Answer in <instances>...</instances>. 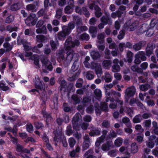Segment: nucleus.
Returning <instances> with one entry per match:
<instances>
[{
    "instance_id": "5",
    "label": "nucleus",
    "mask_w": 158,
    "mask_h": 158,
    "mask_svg": "<svg viewBox=\"0 0 158 158\" xmlns=\"http://www.w3.org/2000/svg\"><path fill=\"white\" fill-rule=\"evenodd\" d=\"M37 19L35 14L31 13L25 19V22L26 25L29 26H34L37 22Z\"/></svg>"
},
{
    "instance_id": "49",
    "label": "nucleus",
    "mask_w": 158,
    "mask_h": 158,
    "mask_svg": "<svg viewBox=\"0 0 158 158\" xmlns=\"http://www.w3.org/2000/svg\"><path fill=\"white\" fill-rule=\"evenodd\" d=\"M123 143V139L121 138H117L114 141V145L117 147H119Z\"/></svg>"
},
{
    "instance_id": "6",
    "label": "nucleus",
    "mask_w": 158,
    "mask_h": 158,
    "mask_svg": "<svg viewBox=\"0 0 158 158\" xmlns=\"http://www.w3.org/2000/svg\"><path fill=\"white\" fill-rule=\"evenodd\" d=\"M62 30L61 31L58 32L56 35V37L59 40H64L67 36L69 34L67 29H64L62 27Z\"/></svg>"
},
{
    "instance_id": "50",
    "label": "nucleus",
    "mask_w": 158,
    "mask_h": 158,
    "mask_svg": "<svg viewBox=\"0 0 158 158\" xmlns=\"http://www.w3.org/2000/svg\"><path fill=\"white\" fill-rule=\"evenodd\" d=\"M153 53V49L152 48L149 47L148 46L146 49V55L148 56H150Z\"/></svg>"
},
{
    "instance_id": "7",
    "label": "nucleus",
    "mask_w": 158,
    "mask_h": 158,
    "mask_svg": "<svg viewBox=\"0 0 158 158\" xmlns=\"http://www.w3.org/2000/svg\"><path fill=\"white\" fill-rule=\"evenodd\" d=\"M136 92V89L134 87H128L125 90V97L126 100L127 102L128 101V99H127V98H130L134 96Z\"/></svg>"
},
{
    "instance_id": "26",
    "label": "nucleus",
    "mask_w": 158,
    "mask_h": 158,
    "mask_svg": "<svg viewBox=\"0 0 158 158\" xmlns=\"http://www.w3.org/2000/svg\"><path fill=\"white\" fill-rule=\"evenodd\" d=\"M94 94L96 98L98 100H99L102 97V94L101 90L98 89H96L94 90Z\"/></svg>"
},
{
    "instance_id": "62",
    "label": "nucleus",
    "mask_w": 158,
    "mask_h": 158,
    "mask_svg": "<svg viewBox=\"0 0 158 158\" xmlns=\"http://www.w3.org/2000/svg\"><path fill=\"white\" fill-rule=\"evenodd\" d=\"M71 98L75 103H78L80 101L78 96L77 95H73L72 96Z\"/></svg>"
},
{
    "instance_id": "40",
    "label": "nucleus",
    "mask_w": 158,
    "mask_h": 158,
    "mask_svg": "<svg viewBox=\"0 0 158 158\" xmlns=\"http://www.w3.org/2000/svg\"><path fill=\"white\" fill-rule=\"evenodd\" d=\"M64 13L66 14H70L73 11V8L69 5L65 7L64 9Z\"/></svg>"
},
{
    "instance_id": "55",
    "label": "nucleus",
    "mask_w": 158,
    "mask_h": 158,
    "mask_svg": "<svg viewBox=\"0 0 158 158\" xmlns=\"http://www.w3.org/2000/svg\"><path fill=\"white\" fill-rule=\"evenodd\" d=\"M120 67L118 64H114L112 67V71L114 73H116L119 71Z\"/></svg>"
},
{
    "instance_id": "22",
    "label": "nucleus",
    "mask_w": 158,
    "mask_h": 158,
    "mask_svg": "<svg viewBox=\"0 0 158 158\" xmlns=\"http://www.w3.org/2000/svg\"><path fill=\"white\" fill-rule=\"evenodd\" d=\"M112 63L110 60H104L102 63L103 67L105 69H109L111 66Z\"/></svg>"
},
{
    "instance_id": "63",
    "label": "nucleus",
    "mask_w": 158,
    "mask_h": 158,
    "mask_svg": "<svg viewBox=\"0 0 158 158\" xmlns=\"http://www.w3.org/2000/svg\"><path fill=\"white\" fill-rule=\"evenodd\" d=\"M125 34V31L123 29L119 31V34L117 36L119 40L122 39L124 36Z\"/></svg>"
},
{
    "instance_id": "37",
    "label": "nucleus",
    "mask_w": 158,
    "mask_h": 158,
    "mask_svg": "<svg viewBox=\"0 0 158 158\" xmlns=\"http://www.w3.org/2000/svg\"><path fill=\"white\" fill-rule=\"evenodd\" d=\"M95 73L98 78L100 77L103 73L102 69L100 65L95 69Z\"/></svg>"
},
{
    "instance_id": "25",
    "label": "nucleus",
    "mask_w": 158,
    "mask_h": 158,
    "mask_svg": "<svg viewBox=\"0 0 158 158\" xmlns=\"http://www.w3.org/2000/svg\"><path fill=\"white\" fill-rule=\"evenodd\" d=\"M62 27L64 29H67L68 31H69V33L70 34L71 32V30L75 27V24L73 22H70L68 24L67 26H63Z\"/></svg>"
},
{
    "instance_id": "35",
    "label": "nucleus",
    "mask_w": 158,
    "mask_h": 158,
    "mask_svg": "<svg viewBox=\"0 0 158 158\" xmlns=\"http://www.w3.org/2000/svg\"><path fill=\"white\" fill-rule=\"evenodd\" d=\"M36 32L38 34H46L47 31L46 27L44 25L42 28L37 29Z\"/></svg>"
},
{
    "instance_id": "60",
    "label": "nucleus",
    "mask_w": 158,
    "mask_h": 158,
    "mask_svg": "<svg viewBox=\"0 0 158 158\" xmlns=\"http://www.w3.org/2000/svg\"><path fill=\"white\" fill-rule=\"evenodd\" d=\"M143 124V126L146 128H150L151 124V120L150 119L145 120Z\"/></svg>"
},
{
    "instance_id": "4",
    "label": "nucleus",
    "mask_w": 158,
    "mask_h": 158,
    "mask_svg": "<svg viewBox=\"0 0 158 158\" xmlns=\"http://www.w3.org/2000/svg\"><path fill=\"white\" fill-rule=\"evenodd\" d=\"M138 22L137 21L132 23L130 20H127L124 24L125 30H128L129 31H133L136 28L138 25Z\"/></svg>"
},
{
    "instance_id": "32",
    "label": "nucleus",
    "mask_w": 158,
    "mask_h": 158,
    "mask_svg": "<svg viewBox=\"0 0 158 158\" xmlns=\"http://www.w3.org/2000/svg\"><path fill=\"white\" fill-rule=\"evenodd\" d=\"M131 152L133 154L137 152L138 150L137 145L135 143H132L131 146Z\"/></svg>"
},
{
    "instance_id": "31",
    "label": "nucleus",
    "mask_w": 158,
    "mask_h": 158,
    "mask_svg": "<svg viewBox=\"0 0 158 158\" xmlns=\"http://www.w3.org/2000/svg\"><path fill=\"white\" fill-rule=\"evenodd\" d=\"M72 16L73 20L75 21L77 26L80 25L82 23V19L79 16L73 15Z\"/></svg>"
},
{
    "instance_id": "53",
    "label": "nucleus",
    "mask_w": 158,
    "mask_h": 158,
    "mask_svg": "<svg viewBox=\"0 0 158 158\" xmlns=\"http://www.w3.org/2000/svg\"><path fill=\"white\" fill-rule=\"evenodd\" d=\"M73 132V130L72 129V127L71 125H69L67 127V129L66 131V134L68 136L71 135Z\"/></svg>"
},
{
    "instance_id": "13",
    "label": "nucleus",
    "mask_w": 158,
    "mask_h": 158,
    "mask_svg": "<svg viewBox=\"0 0 158 158\" xmlns=\"http://www.w3.org/2000/svg\"><path fill=\"white\" fill-rule=\"evenodd\" d=\"M90 56L94 60H98L100 59L101 55L98 51L93 50L90 52Z\"/></svg>"
},
{
    "instance_id": "17",
    "label": "nucleus",
    "mask_w": 158,
    "mask_h": 158,
    "mask_svg": "<svg viewBox=\"0 0 158 158\" xmlns=\"http://www.w3.org/2000/svg\"><path fill=\"white\" fill-rule=\"evenodd\" d=\"M152 133L155 135H158V124L157 122L154 121L152 122Z\"/></svg>"
},
{
    "instance_id": "19",
    "label": "nucleus",
    "mask_w": 158,
    "mask_h": 158,
    "mask_svg": "<svg viewBox=\"0 0 158 158\" xmlns=\"http://www.w3.org/2000/svg\"><path fill=\"white\" fill-rule=\"evenodd\" d=\"M136 55L137 56L139 57L142 61H145L147 59L145 52L143 51H139Z\"/></svg>"
},
{
    "instance_id": "59",
    "label": "nucleus",
    "mask_w": 158,
    "mask_h": 158,
    "mask_svg": "<svg viewBox=\"0 0 158 158\" xmlns=\"http://www.w3.org/2000/svg\"><path fill=\"white\" fill-rule=\"evenodd\" d=\"M0 89L4 91H6L9 90V88L7 86H6L2 81L0 82Z\"/></svg>"
},
{
    "instance_id": "48",
    "label": "nucleus",
    "mask_w": 158,
    "mask_h": 158,
    "mask_svg": "<svg viewBox=\"0 0 158 158\" xmlns=\"http://www.w3.org/2000/svg\"><path fill=\"white\" fill-rule=\"evenodd\" d=\"M82 12L85 17H89V16L90 14L88 11V9L86 7L83 6L82 7Z\"/></svg>"
},
{
    "instance_id": "20",
    "label": "nucleus",
    "mask_w": 158,
    "mask_h": 158,
    "mask_svg": "<svg viewBox=\"0 0 158 158\" xmlns=\"http://www.w3.org/2000/svg\"><path fill=\"white\" fill-rule=\"evenodd\" d=\"M112 77L109 73H106L102 77V78L105 80L106 82L108 83L111 81Z\"/></svg>"
},
{
    "instance_id": "38",
    "label": "nucleus",
    "mask_w": 158,
    "mask_h": 158,
    "mask_svg": "<svg viewBox=\"0 0 158 158\" xmlns=\"http://www.w3.org/2000/svg\"><path fill=\"white\" fill-rule=\"evenodd\" d=\"M98 43L100 44H103L104 42V33H101L98 35Z\"/></svg>"
},
{
    "instance_id": "56",
    "label": "nucleus",
    "mask_w": 158,
    "mask_h": 158,
    "mask_svg": "<svg viewBox=\"0 0 158 158\" xmlns=\"http://www.w3.org/2000/svg\"><path fill=\"white\" fill-rule=\"evenodd\" d=\"M83 84V81L81 78L78 79L76 82L75 86L77 88L81 87Z\"/></svg>"
},
{
    "instance_id": "23",
    "label": "nucleus",
    "mask_w": 158,
    "mask_h": 158,
    "mask_svg": "<svg viewBox=\"0 0 158 158\" xmlns=\"http://www.w3.org/2000/svg\"><path fill=\"white\" fill-rule=\"evenodd\" d=\"M47 40V38L43 35H39L36 36V40L38 42H45Z\"/></svg>"
},
{
    "instance_id": "61",
    "label": "nucleus",
    "mask_w": 158,
    "mask_h": 158,
    "mask_svg": "<svg viewBox=\"0 0 158 158\" xmlns=\"http://www.w3.org/2000/svg\"><path fill=\"white\" fill-rule=\"evenodd\" d=\"M88 66L90 67L89 68H91L92 69H95L98 67L100 65H99L98 63L94 62L91 63L90 64H89Z\"/></svg>"
},
{
    "instance_id": "14",
    "label": "nucleus",
    "mask_w": 158,
    "mask_h": 158,
    "mask_svg": "<svg viewBox=\"0 0 158 158\" xmlns=\"http://www.w3.org/2000/svg\"><path fill=\"white\" fill-rule=\"evenodd\" d=\"M102 14L101 9L98 5H96L94 8V14L95 16L99 18L102 16Z\"/></svg>"
},
{
    "instance_id": "9",
    "label": "nucleus",
    "mask_w": 158,
    "mask_h": 158,
    "mask_svg": "<svg viewBox=\"0 0 158 158\" xmlns=\"http://www.w3.org/2000/svg\"><path fill=\"white\" fill-rule=\"evenodd\" d=\"M106 16H103L100 19L101 22L103 23L105 25L107 24L111 25L112 24V20L111 17H110L109 15L105 14Z\"/></svg>"
},
{
    "instance_id": "24",
    "label": "nucleus",
    "mask_w": 158,
    "mask_h": 158,
    "mask_svg": "<svg viewBox=\"0 0 158 158\" xmlns=\"http://www.w3.org/2000/svg\"><path fill=\"white\" fill-rule=\"evenodd\" d=\"M81 119V117L80 113H77L73 118L72 124L78 123L79 120Z\"/></svg>"
},
{
    "instance_id": "46",
    "label": "nucleus",
    "mask_w": 158,
    "mask_h": 158,
    "mask_svg": "<svg viewBox=\"0 0 158 158\" xmlns=\"http://www.w3.org/2000/svg\"><path fill=\"white\" fill-rule=\"evenodd\" d=\"M68 142L70 148H72L74 147L76 143L75 139L73 137H71L69 138Z\"/></svg>"
},
{
    "instance_id": "33",
    "label": "nucleus",
    "mask_w": 158,
    "mask_h": 158,
    "mask_svg": "<svg viewBox=\"0 0 158 158\" xmlns=\"http://www.w3.org/2000/svg\"><path fill=\"white\" fill-rule=\"evenodd\" d=\"M142 120V118L141 117V114H138L135 115L133 118V122L135 123H140Z\"/></svg>"
},
{
    "instance_id": "11",
    "label": "nucleus",
    "mask_w": 158,
    "mask_h": 158,
    "mask_svg": "<svg viewBox=\"0 0 158 158\" xmlns=\"http://www.w3.org/2000/svg\"><path fill=\"white\" fill-rule=\"evenodd\" d=\"M146 44L145 41L142 40L136 43L133 46V48L136 51L140 50L142 47L144 46Z\"/></svg>"
},
{
    "instance_id": "34",
    "label": "nucleus",
    "mask_w": 158,
    "mask_h": 158,
    "mask_svg": "<svg viewBox=\"0 0 158 158\" xmlns=\"http://www.w3.org/2000/svg\"><path fill=\"white\" fill-rule=\"evenodd\" d=\"M150 85L148 84H145L140 85L139 88L141 91H145L148 90L150 88Z\"/></svg>"
},
{
    "instance_id": "57",
    "label": "nucleus",
    "mask_w": 158,
    "mask_h": 158,
    "mask_svg": "<svg viewBox=\"0 0 158 158\" xmlns=\"http://www.w3.org/2000/svg\"><path fill=\"white\" fill-rule=\"evenodd\" d=\"M79 74L77 73L73 75L72 77H69L67 78V80L69 81H73L76 80L78 77Z\"/></svg>"
},
{
    "instance_id": "12",
    "label": "nucleus",
    "mask_w": 158,
    "mask_h": 158,
    "mask_svg": "<svg viewBox=\"0 0 158 158\" xmlns=\"http://www.w3.org/2000/svg\"><path fill=\"white\" fill-rule=\"evenodd\" d=\"M63 136L61 130H59L56 131V133L55 134V136L54 137V141L55 142V144L56 145L57 143L59 140V139L62 138Z\"/></svg>"
},
{
    "instance_id": "51",
    "label": "nucleus",
    "mask_w": 158,
    "mask_h": 158,
    "mask_svg": "<svg viewBox=\"0 0 158 158\" xmlns=\"http://www.w3.org/2000/svg\"><path fill=\"white\" fill-rule=\"evenodd\" d=\"M133 53L131 51H128L127 53V61L129 63L132 62L133 59Z\"/></svg>"
},
{
    "instance_id": "45",
    "label": "nucleus",
    "mask_w": 158,
    "mask_h": 158,
    "mask_svg": "<svg viewBox=\"0 0 158 158\" xmlns=\"http://www.w3.org/2000/svg\"><path fill=\"white\" fill-rule=\"evenodd\" d=\"M126 112L130 117L132 118L134 114V110L133 108L126 107Z\"/></svg>"
},
{
    "instance_id": "52",
    "label": "nucleus",
    "mask_w": 158,
    "mask_h": 158,
    "mask_svg": "<svg viewBox=\"0 0 158 158\" xmlns=\"http://www.w3.org/2000/svg\"><path fill=\"white\" fill-rule=\"evenodd\" d=\"M22 43L23 44L24 49L26 51H29L31 50L32 49V47L28 46L29 43L25 41H22Z\"/></svg>"
},
{
    "instance_id": "41",
    "label": "nucleus",
    "mask_w": 158,
    "mask_h": 158,
    "mask_svg": "<svg viewBox=\"0 0 158 158\" xmlns=\"http://www.w3.org/2000/svg\"><path fill=\"white\" fill-rule=\"evenodd\" d=\"M95 3L96 2L93 0H88V4L89 8L90 10H93L95 6L96 5Z\"/></svg>"
},
{
    "instance_id": "36",
    "label": "nucleus",
    "mask_w": 158,
    "mask_h": 158,
    "mask_svg": "<svg viewBox=\"0 0 158 158\" xmlns=\"http://www.w3.org/2000/svg\"><path fill=\"white\" fill-rule=\"evenodd\" d=\"M80 147L79 146L76 147L75 149L73 150L70 152V155L71 157H74L75 156L76 153H79L80 150Z\"/></svg>"
},
{
    "instance_id": "42",
    "label": "nucleus",
    "mask_w": 158,
    "mask_h": 158,
    "mask_svg": "<svg viewBox=\"0 0 158 158\" xmlns=\"http://www.w3.org/2000/svg\"><path fill=\"white\" fill-rule=\"evenodd\" d=\"M41 61L42 63L43 66H45L50 62L49 60L44 55L42 56L41 57Z\"/></svg>"
},
{
    "instance_id": "29",
    "label": "nucleus",
    "mask_w": 158,
    "mask_h": 158,
    "mask_svg": "<svg viewBox=\"0 0 158 158\" xmlns=\"http://www.w3.org/2000/svg\"><path fill=\"white\" fill-rule=\"evenodd\" d=\"M111 147L109 142L103 144L101 147V149L104 151H107L109 150Z\"/></svg>"
},
{
    "instance_id": "2",
    "label": "nucleus",
    "mask_w": 158,
    "mask_h": 158,
    "mask_svg": "<svg viewBox=\"0 0 158 158\" xmlns=\"http://www.w3.org/2000/svg\"><path fill=\"white\" fill-rule=\"evenodd\" d=\"M66 51V57L64 60L63 62V64L66 67H68L70 64L73 58L76 54L74 53L73 50H65Z\"/></svg>"
},
{
    "instance_id": "54",
    "label": "nucleus",
    "mask_w": 158,
    "mask_h": 158,
    "mask_svg": "<svg viewBox=\"0 0 158 158\" xmlns=\"http://www.w3.org/2000/svg\"><path fill=\"white\" fill-rule=\"evenodd\" d=\"M79 39L80 40L88 41L89 39V35L87 33H83L80 35Z\"/></svg>"
},
{
    "instance_id": "27",
    "label": "nucleus",
    "mask_w": 158,
    "mask_h": 158,
    "mask_svg": "<svg viewBox=\"0 0 158 158\" xmlns=\"http://www.w3.org/2000/svg\"><path fill=\"white\" fill-rule=\"evenodd\" d=\"M42 114L43 116L46 118V122L47 124L48 125V123L50 122L51 120L52 117L49 114L44 111H42Z\"/></svg>"
},
{
    "instance_id": "3",
    "label": "nucleus",
    "mask_w": 158,
    "mask_h": 158,
    "mask_svg": "<svg viewBox=\"0 0 158 158\" xmlns=\"http://www.w3.org/2000/svg\"><path fill=\"white\" fill-rule=\"evenodd\" d=\"M95 110L97 114H100L102 111L105 112H107L108 111V105L105 102H102L101 103V106H100L99 104L97 103H95L94 104Z\"/></svg>"
},
{
    "instance_id": "16",
    "label": "nucleus",
    "mask_w": 158,
    "mask_h": 158,
    "mask_svg": "<svg viewBox=\"0 0 158 158\" xmlns=\"http://www.w3.org/2000/svg\"><path fill=\"white\" fill-rule=\"evenodd\" d=\"M16 151L19 152H22L29 153L30 151L26 148H24L23 147L20 145L17 144L16 147Z\"/></svg>"
},
{
    "instance_id": "44",
    "label": "nucleus",
    "mask_w": 158,
    "mask_h": 158,
    "mask_svg": "<svg viewBox=\"0 0 158 158\" xmlns=\"http://www.w3.org/2000/svg\"><path fill=\"white\" fill-rule=\"evenodd\" d=\"M62 9L57 8L56 10V14L55 17L58 19H59L62 15Z\"/></svg>"
},
{
    "instance_id": "21",
    "label": "nucleus",
    "mask_w": 158,
    "mask_h": 158,
    "mask_svg": "<svg viewBox=\"0 0 158 158\" xmlns=\"http://www.w3.org/2000/svg\"><path fill=\"white\" fill-rule=\"evenodd\" d=\"M79 65L80 63L78 62V59L76 58L71 67V70L73 72L75 71L78 69Z\"/></svg>"
},
{
    "instance_id": "1",
    "label": "nucleus",
    "mask_w": 158,
    "mask_h": 158,
    "mask_svg": "<svg viewBox=\"0 0 158 158\" xmlns=\"http://www.w3.org/2000/svg\"><path fill=\"white\" fill-rule=\"evenodd\" d=\"M80 44V42L78 40H73L69 36L66 39L64 43L65 50H73L72 48L78 47Z\"/></svg>"
},
{
    "instance_id": "64",
    "label": "nucleus",
    "mask_w": 158,
    "mask_h": 158,
    "mask_svg": "<svg viewBox=\"0 0 158 158\" xmlns=\"http://www.w3.org/2000/svg\"><path fill=\"white\" fill-rule=\"evenodd\" d=\"M14 20V16L12 15H10L6 18L5 22L7 23H10L12 22Z\"/></svg>"
},
{
    "instance_id": "18",
    "label": "nucleus",
    "mask_w": 158,
    "mask_h": 158,
    "mask_svg": "<svg viewBox=\"0 0 158 158\" xmlns=\"http://www.w3.org/2000/svg\"><path fill=\"white\" fill-rule=\"evenodd\" d=\"M122 122L125 124L127 127H132V125L130 119L127 117H123L122 119Z\"/></svg>"
},
{
    "instance_id": "43",
    "label": "nucleus",
    "mask_w": 158,
    "mask_h": 158,
    "mask_svg": "<svg viewBox=\"0 0 158 158\" xmlns=\"http://www.w3.org/2000/svg\"><path fill=\"white\" fill-rule=\"evenodd\" d=\"M88 28L85 26H77V31L78 33H80L83 31H87Z\"/></svg>"
},
{
    "instance_id": "39",
    "label": "nucleus",
    "mask_w": 158,
    "mask_h": 158,
    "mask_svg": "<svg viewBox=\"0 0 158 158\" xmlns=\"http://www.w3.org/2000/svg\"><path fill=\"white\" fill-rule=\"evenodd\" d=\"M131 70L133 72H136L142 74L143 73V71L141 69H139V68L136 65H133L131 67Z\"/></svg>"
},
{
    "instance_id": "10",
    "label": "nucleus",
    "mask_w": 158,
    "mask_h": 158,
    "mask_svg": "<svg viewBox=\"0 0 158 158\" xmlns=\"http://www.w3.org/2000/svg\"><path fill=\"white\" fill-rule=\"evenodd\" d=\"M89 134L90 136L99 135L100 134V128L93 126L91 127L90 131Z\"/></svg>"
},
{
    "instance_id": "47",
    "label": "nucleus",
    "mask_w": 158,
    "mask_h": 158,
    "mask_svg": "<svg viewBox=\"0 0 158 158\" xmlns=\"http://www.w3.org/2000/svg\"><path fill=\"white\" fill-rule=\"evenodd\" d=\"M98 30V28L97 27L94 26L90 27L89 29V32L92 34H95V35L96 34ZM92 36L93 37H94L95 36V35L94 36L93 35Z\"/></svg>"
},
{
    "instance_id": "15",
    "label": "nucleus",
    "mask_w": 158,
    "mask_h": 158,
    "mask_svg": "<svg viewBox=\"0 0 158 158\" xmlns=\"http://www.w3.org/2000/svg\"><path fill=\"white\" fill-rule=\"evenodd\" d=\"M38 3L36 2L35 5L33 4H28L26 6V9L28 11L35 12L37 11L36 6H37Z\"/></svg>"
},
{
    "instance_id": "58",
    "label": "nucleus",
    "mask_w": 158,
    "mask_h": 158,
    "mask_svg": "<svg viewBox=\"0 0 158 158\" xmlns=\"http://www.w3.org/2000/svg\"><path fill=\"white\" fill-rule=\"evenodd\" d=\"M102 126L105 128H109L110 127V122L107 120H104L102 123Z\"/></svg>"
},
{
    "instance_id": "30",
    "label": "nucleus",
    "mask_w": 158,
    "mask_h": 158,
    "mask_svg": "<svg viewBox=\"0 0 158 158\" xmlns=\"http://www.w3.org/2000/svg\"><path fill=\"white\" fill-rule=\"evenodd\" d=\"M3 47L5 49V52H8L10 51L12 49L13 46L10 45L9 43L6 42L3 44Z\"/></svg>"
},
{
    "instance_id": "28",
    "label": "nucleus",
    "mask_w": 158,
    "mask_h": 158,
    "mask_svg": "<svg viewBox=\"0 0 158 158\" xmlns=\"http://www.w3.org/2000/svg\"><path fill=\"white\" fill-rule=\"evenodd\" d=\"M85 76L86 78L88 80H92L94 77V73L91 71H87L86 73Z\"/></svg>"
},
{
    "instance_id": "8",
    "label": "nucleus",
    "mask_w": 158,
    "mask_h": 158,
    "mask_svg": "<svg viewBox=\"0 0 158 158\" xmlns=\"http://www.w3.org/2000/svg\"><path fill=\"white\" fill-rule=\"evenodd\" d=\"M18 2L11 5L10 10L12 11H16L20 9L23 6L22 0H17Z\"/></svg>"
}]
</instances>
